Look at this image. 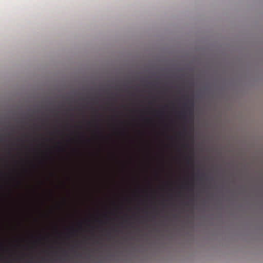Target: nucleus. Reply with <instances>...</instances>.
Masks as SVG:
<instances>
[{
    "mask_svg": "<svg viewBox=\"0 0 263 263\" xmlns=\"http://www.w3.org/2000/svg\"><path fill=\"white\" fill-rule=\"evenodd\" d=\"M185 106L187 107V111L190 115L193 116V104L192 103H187L185 104Z\"/></svg>",
    "mask_w": 263,
    "mask_h": 263,
    "instance_id": "nucleus-1",
    "label": "nucleus"
},
{
    "mask_svg": "<svg viewBox=\"0 0 263 263\" xmlns=\"http://www.w3.org/2000/svg\"><path fill=\"white\" fill-rule=\"evenodd\" d=\"M193 159V157L192 156H190L188 157V159L190 160H192Z\"/></svg>",
    "mask_w": 263,
    "mask_h": 263,
    "instance_id": "nucleus-2",
    "label": "nucleus"
},
{
    "mask_svg": "<svg viewBox=\"0 0 263 263\" xmlns=\"http://www.w3.org/2000/svg\"><path fill=\"white\" fill-rule=\"evenodd\" d=\"M185 111H182L181 112V114L183 116V117L185 116Z\"/></svg>",
    "mask_w": 263,
    "mask_h": 263,
    "instance_id": "nucleus-3",
    "label": "nucleus"
}]
</instances>
